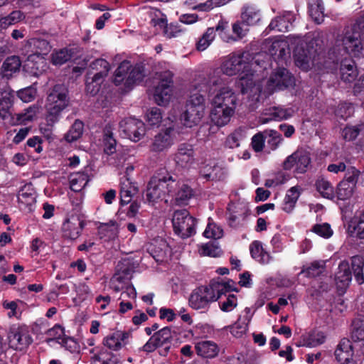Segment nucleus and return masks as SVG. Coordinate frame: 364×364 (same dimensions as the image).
Segmentation results:
<instances>
[{
  "label": "nucleus",
  "instance_id": "obj_1",
  "mask_svg": "<svg viewBox=\"0 0 364 364\" xmlns=\"http://www.w3.org/2000/svg\"><path fill=\"white\" fill-rule=\"evenodd\" d=\"M259 59L254 60L252 55L248 52L234 53L226 56L222 64L221 71L228 75H240L238 85L241 87V92L247 94V97L258 98L260 92L259 85H256L258 81V72H260L263 66L258 63Z\"/></svg>",
  "mask_w": 364,
  "mask_h": 364
},
{
  "label": "nucleus",
  "instance_id": "obj_2",
  "mask_svg": "<svg viewBox=\"0 0 364 364\" xmlns=\"http://www.w3.org/2000/svg\"><path fill=\"white\" fill-rule=\"evenodd\" d=\"M213 87L210 90L214 89L216 94L211 100L210 119L216 126L223 127L230 122L235 114L238 103L237 95L223 79L214 81Z\"/></svg>",
  "mask_w": 364,
  "mask_h": 364
},
{
  "label": "nucleus",
  "instance_id": "obj_3",
  "mask_svg": "<svg viewBox=\"0 0 364 364\" xmlns=\"http://www.w3.org/2000/svg\"><path fill=\"white\" fill-rule=\"evenodd\" d=\"M210 89L205 80L196 84L193 92L187 100L186 110L181 116L183 124L193 127L200 123L205 114V103L204 93Z\"/></svg>",
  "mask_w": 364,
  "mask_h": 364
},
{
  "label": "nucleus",
  "instance_id": "obj_4",
  "mask_svg": "<svg viewBox=\"0 0 364 364\" xmlns=\"http://www.w3.org/2000/svg\"><path fill=\"white\" fill-rule=\"evenodd\" d=\"M230 282H214L209 286L197 288L190 296V306L196 310L207 309L211 302L218 300L226 291L232 290Z\"/></svg>",
  "mask_w": 364,
  "mask_h": 364
},
{
  "label": "nucleus",
  "instance_id": "obj_5",
  "mask_svg": "<svg viewBox=\"0 0 364 364\" xmlns=\"http://www.w3.org/2000/svg\"><path fill=\"white\" fill-rule=\"evenodd\" d=\"M176 186L177 182L169 174L154 176L148 183L145 199L152 205L163 200L167 202L166 196L172 193V189Z\"/></svg>",
  "mask_w": 364,
  "mask_h": 364
},
{
  "label": "nucleus",
  "instance_id": "obj_6",
  "mask_svg": "<svg viewBox=\"0 0 364 364\" xmlns=\"http://www.w3.org/2000/svg\"><path fill=\"white\" fill-rule=\"evenodd\" d=\"M294 82V77L287 69L279 68L273 73L267 80L260 81V78L258 77V81L256 82V85H259L260 88L258 98L250 97V99L253 102H257L262 94L271 95L274 91L293 86Z\"/></svg>",
  "mask_w": 364,
  "mask_h": 364
},
{
  "label": "nucleus",
  "instance_id": "obj_7",
  "mask_svg": "<svg viewBox=\"0 0 364 364\" xmlns=\"http://www.w3.org/2000/svg\"><path fill=\"white\" fill-rule=\"evenodd\" d=\"M68 105L66 87L62 85H56L47 97L46 120L50 124H55L59 120L61 112Z\"/></svg>",
  "mask_w": 364,
  "mask_h": 364
},
{
  "label": "nucleus",
  "instance_id": "obj_8",
  "mask_svg": "<svg viewBox=\"0 0 364 364\" xmlns=\"http://www.w3.org/2000/svg\"><path fill=\"white\" fill-rule=\"evenodd\" d=\"M129 61L124 60L120 63L115 71L114 82L118 85L124 83L126 87L140 82L144 77V70L142 65H136L132 68Z\"/></svg>",
  "mask_w": 364,
  "mask_h": 364
},
{
  "label": "nucleus",
  "instance_id": "obj_9",
  "mask_svg": "<svg viewBox=\"0 0 364 364\" xmlns=\"http://www.w3.org/2000/svg\"><path fill=\"white\" fill-rule=\"evenodd\" d=\"M343 47L353 56H358L364 49V20H359L353 28L352 34L343 38Z\"/></svg>",
  "mask_w": 364,
  "mask_h": 364
},
{
  "label": "nucleus",
  "instance_id": "obj_10",
  "mask_svg": "<svg viewBox=\"0 0 364 364\" xmlns=\"http://www.w3.org/2000/svg\"><path fill=\"white\" fill-rule=\"evenodd\" d=\"M159 80L158 85L154 88L153 97L159 105H167L173 95V74L169 70L157 73Z\"/></svg>",
  "mask_w": 364,
  "mask_h": 364
},
{
  "label": "nucleus",
  "instance_id": "obj_11",
  "mask_svg": "<svg viewBox=\"0 0 364 364\" xmlns=\"http://www.w3.org/2000/svg\"><path fill=\"white\" fill-rule=\"evenodd\" d=\"M172 223L175 233L182 238L189 237L196 232V220L186 210H176Z\"/></svg>",
  "mask_w": 364,
  "mask_h": 364
},
{
  "label": "nucleus",
  "instance_id": "obj_12",
  "mask_svg": "<svg viewBox=\"0 0 364 364\" xmlns=\"http://www.w3.org/2000/svg\"><path fill=\"white\" fill-rule=\"evenodd\" d=\"M11 348L17 350H26L33 342L29 330L26 326H12L8 335Z\"/></svg>",
  "mask_w": 364,
  "mask_h": 364
},
{
  "label": "nucleus",
  "instance_id": "obj_13",
  "mask_svg": "<svg viewBox=\"0 0 364 364\" xmlns=\"http://www.w3.org/2000/svg\"><path fill=\"white\" fill-rule=\"evenodd\" d=\"M318 56L317 49L313 47L311 42L307 45L306 50L302 46L294 48L295 65L302 70L308 71L312 68L317 63Z\"/></svg>",
  "mask_w": 364,
  "mask_h": 364
},
{
  "label": "nucleus",
  "instance_id": "obj_14",
  "mask_svg": "<svg viewBox=\"0 0 364 364\" xmlns=\"http://www.w3.org/2000/svg\"><path fill=\"white\" fill-rule=\"evenodd\" d=\"M119 127L125 137L134 142L140 141L145 136L146 132L145 124L141 119L134 117L122 120Z\"/></svg>",
  "mask_w": 364,
  "mask_h": 364
},
{
  "label": "nucleus",
  "instance_id": "obj_15",
  "mask_svg": "<svg viewBox=\"0 0 364 364\" xmlns=\"http://www.w3.org/2000/svg\"><path fill=\"white\" fill-rule=\"evenodd\" d=\"M311 161L309 154L304 150H296L289 156L283 163L285 170H292L299 173L306 172Z\"/></svg>",
  "mask_w": 364,
  "mask_h": 364
},
{
  "label": "nucleus",
  "instance_id": "obj_16",
  "mask_svg": "<svg viewBox=\"0 0 364 364\" xmlns=\"http://www.w3.org/2000/svg\"><path fill=\"white\" fill-rule=\"evenodd\" d=\"M358 75L357 68L353 60L343 61V82L347 87H353L355 92L364 88V75L356 80Z\"/></svg>",
  "mask_w": 364,
  "mask_h": 364
},
{
  "label": "nucleus",
  "instance_id": "obj_17",
  "mask_svg": "<svg viewBox=\"0 0 364 364\" xmlns=\"http://www.w3.org/2000/svg\"><path fill=\"white\" fill-rule=\"evenodd\" d=\"M175 132L173 127L162 129L153 139L150 145L152 152H163L168 149L174 143Z\"/></svg>",
  "mask_w": 364,
  "mask_h": 364
},
{
  "label": "nucleus",
  "instance_id": "obj_18",
  "mask_svg": "<svg viewBox=\"0 0 364 364\" xmlns=\"http://www.w3.org/2000/svg\"><path fill=\"white\" fill-rule=\"evenodd\" d=\"M304 44H306V42H304L301 36H289L286 38V39H279L276 40L272 43V49L270 50V53L272 55H277V50H279L278 56L280 58H283L287 55H289V50L291 48H295L296 47L303 46Z\"/></svg>",
  "mask_w": 364,
  "mask_h": 364
},
{
  "label": "nucleus",
  "instance_id": "obj_19",
  "mask_svg": "<svg viewBox=\"0 0 364 364\" xmlns=\"http://www.w3.org/2000/svg\"><path fill=\"white\" fill-rule=\"evenodd\" d=\"M92 66L93 68H101L98 73L94 75L91 81L87 80L86 83L87 92L90 93L92 95H95L99 92L100 89V84L102 82L103 78L107 75L109 66L108 62L104 59L96 60L92 63Z\"/></svg>",
  "mask_w": 364,
  "mask_h": 364
},
{
  "label": "nucleus",
  "instance_id": "obj_20",
  "mask_svg": "<svg viewBox=\"0 0 364 364\" xmlns=\"http://www.w3.org/2000/svg\"><path fill=\"white\" fill-rule=\"evenodd\" d=\"M364 262L359 256L353 257L351 259V269L348 267V264L343 261V285L346 282L347 284L351 281L352 271L355 279L359 284L364 283V276L363 273Z\"/></svg>",
  "mask_w": 364,
  "mask_h": 364
},
{
  "label": "nucleus",
  "instance_id": "obj_21",
  "mask_svg": "<svg viewBox=\"0 0 364 364\" xmlns=\"http://www.w3.org/2000/svg\"><path fill=\"white\" fill-rule=\"evenodd\" d=\"M352 338L354 340L353 344H350L347 340L343 341V346H348L353 352L355 350L359 355H364V323L362 321L353 322Z\"/></svg>",
  "mask_w": 364,
  "mask_h": 364
},
{
  "label": "nucleus",
  "instance_id": "obj_22",
  "mask_svg": "<svg viewBox=\"0 0 364 364\" xmlns=\"http://www.w3.org/2000/svg\"><path fill=\"white\" fill-rule=\"evenodd\" d=\"M17 198L21 210L32 211L36 202V193L33 186L26 184L18 191Z\"/></svg>",
  "mask_w": 364,
  "mask_h": 364
},
{
  "label": "nucleus",
  "instance_id": "obj_23",
  "mask_svg": "<svg viewBox=\"0 0 364 364\" xmlns=\"http://www.w3.org/2000/svg\"><path fill=\"white\" fill-rule=\"evenodd\" d=\"M175 161L178 166L183 168H196L193 146L188 144H181L175 155Z\"/></svg>",
  "mask_w": 364,
  "mask_h": 364
},
{
  "label": "nucleus",
  "instance_id": "obj_24",
  "mask_svg": "<svg viewBox=\"0 0 364 364\" xmlns=\"http://www.w3.org/2000/svg\"><path fill=\"white\" fill-rule=\"evenodd\" d=\"M83 228V222L77 215H72L63 224V236L70 240L77 239Z\"/></svg>",
  "mask_w": 364,
  "mask_h": 364
},
{
  "label": "nucleus",
  "instance_id": "obj_25",
  "mask_svg": "<svg viewBox=\"0 0 364 364\" xmlns=\"http://www.w3.org/2000/svg\"><path fill=\"white\" fill-rule=\"evenodd\" d=\"M23 68L30 74L38 75L46 70L47 63L44 56L38 54H30Z\"/></svg>",
  "mask_w": 364,
  "mask_h": 364
},
{
  "label": "nucleus",
  "instance_id": "obj_26",
  "mask_svg": "<svg viewBox=\"0 0 364 364\" xmlns=\"http://www.w3.org/2000/svg\"><path fill=\"white\" fill-rule=\"evenodd\" d=\"M128 337L127 333L117 331L105 336L102 343L109 350L117 351L126 346Z\"/></svg>",
  "mask_w": 364,
  "mask_h": 364
},
{
  "label": "nucleus",
  "instance_id": "obj_27",
  "mask_svg": "<svg viewBox=\"0 0 364 364\" xmlns=\"http://www.w3.org/2000/svg\"><path fill=\"white\" fill-rule=\"evenodd\" d=\"M346 232L350 237L364 239V211L357 213L350 220Z\"/></svg>",
  "mask_w": 364,
  "mask_h": 364
},
{
  "label": "nucleus",
  "instance_id": "obj_28",
  "mask_svg": "<svg viewBox=\"0 0 364 364\" xmlns=\"http://www.w3.org/2000/svg\"><path fill=\"white\" fill-rule=\"evenodd\" d=\"M295 18V15L292 12H284L282 16L273 19L267 28L270 31L287 32L292 27Z\"/></svg>",
  "mask_w": 364,
  "mask_h": 364
},
{
  "label": "nucleus",
  "instance_id": "obj_29",
  "mask_svg": "<svg viewBox=\"0 0 364 364\" xmlns=\"http://www.w3.org/2000/svg\"><path fill=\"white\" fill-rule=\"evenodd\" d=\"M244 312L245 313V316H240L235 323L227 327L230 329V333L237 338L241 337L247 332L248 325L252 317L250 308L246 307Z\"/></svg>",
  "mask_w": 364,
  "mask_h": 364
},
{
  "label": "nucleus",
  "instance_id": "obj_30",
  "mask_svg": "<svg viewBox=\"0 0 364 364\" xmlns=\"http://www.w3.org/2000/svg\"><path fill=\"white\" fill-rule=\"evenodd\" d=\"M200 174L208 180H220L225 176V171L214 162L198 164Z\"/></svg>",
  "mask_w": 364,
  "mask_h": 364
},
{
  "label": "nucleus",
  "instance_id": "obj_31",
  "mask_svg": "<svg viewBox=\"0 0 364 364\" xmlns=\"http://www.w3.org/2000/svg\"><path fill=\"white\" fill-rule=\"evenodd\" d=\"M195 349L198 355L205 358H213L219 352L218 345L213 341H201L195 345Z\"/></svg>",
  "mask_w": 364,
  "mask_h": 364
},
{
  "label": "nucleus",
  "instance_id": "obj_32",
  "mask_svg": "<svg viewBox=\"0 0 364 364\" xmlns=\"http://www.w3.org/2000/svg\"><path fill=\"white\" fill-rule=\"evenodd\" d=\"M40 107L38 105H32L24 110L23 112L17 113L11 117L9 123L11 125L26 124L33 121L39 112Z\"/></svg>",
  "mask_w": 364,
  "mask_h": 364
},
{
  "label": "nucleus",
  "instance_id": "obj_33",
  "mask_svg": "<svg viewBox=\"0 0 364 364\" xmlns=\"http://www.w3.org/2000/svg\"><path fill=\"white\" fill-rule=\"evenodd\" d=\"M326 341V336L322 332L312 331L304 334L301 337L297 347L315 348L323 344Z\"/></svg>",
  "mask_w": 364,
  "mask_h": 364
},
{
  "label": "nucleus",
  "instance_id": "obj_34",
  "mask_svg": "<svg viewBox=\"0 0 364 364\" xmlns=\"http://www.w3.org/2000/svg\"><path fill=\"white\" fill-rule=\"evenodd\" d=\"M345 167L343 166V171ZM358 177V171L354 167H350L346 170L345 180H343V191L346 198L352 196Z\"/></svg>",
  "mask_w": 364,
  "mask_h": 364
},
{
  "label": "nucleus",
  "instance_id": "obj_35",
  "mask_svg": "<svg viewBox=\"0 0 364 364\" xmlns=\"http://www.w3.org/2000/svg\"><path fill=\"white\" fill-rule=\"evenodd\" d=\"M192 190L184 183H177L176 187L172 189L170 196L174 198L175 203L178 205H186L192 196Z\"/></svg>",
  "mask_w": 364,
  "mask_h": 364
},
{
  "label": "nucleus",
  "instance_id": "obj_36",
  "mask_svg": "<svg viewBox=\"0 0 364 364\" xmlns=\"http://www.w3.org/2000/svg\"><path fill=\"white\" fill-rule=\"evenodd\" d=\"M250 252L252 257L261 264H266L272 260V257L264 250L260 241H253L250 245Z\"/></svg>",
  "mask_w": 364,
  "mask_h": 364
},
{
  "label": "nucleus",
  "instance_id": "obj_37",
  "mask_svg": "<svg viewBox=\"0 0 364 364\" xmlns=\"http://www.w3.org/2000/svg\"><path fill=\"white\" fill-rule=\"evenodd\" d=\"M240 18L249 26H255L261 19V12L257 6L247 5L242 8Z\"/></svg>",
  "mask_w": 364,
  "mask_h": 364
},
{
  "label": "nucleus",
  "instance_id": "obj_38",
  "mask_svg": "<svg viewBox=\"0 0 364 364\" xmlns=\"http://www.w3.org/2000/svg\"><path fill=\"white\" fill-rule=\"evenodd\" d=\"M93 355L90 358L91 364H119L118 358L113 353L105 349L95 353V349L90 350Z\"/></svg>",
  "mask_w": 364,
  "mask_h": 364
},
{
  "label": "nucleus",
  "instance_id": "obj_39",
  "mask_svg": "<svg viewBox=\"0 0 364 364\" xmlns=\"http://www.w3.org/2000/svg\"><path fill=\"white\" fill-rule=\"evenodd\" d=\"M232 35H223L225 42H235L242 39L249 31V26L242 20L237 21L232 25Z\"/></svg>",
  "mask_w": 364,
  "mask_h": 364
},
{
  "label": "nucleus",
  "instance_id": "obj_40",
  "mask_svg": "<svg viewBox=\"0 0 364 364\" xmlns=\"http://www.w3.org/2000/svg\"><path fill=\"white\" fill-rule=\"evenodd\" d=\"M113 127L107 124L103 129V146L104 152L107 155L113 154L116 152L117 141L113 137Z\"/></svg>",
  "mask_w": 364,
  "mask_h": 364
},
{
  "label": "nucleus",
  "instance_id": "obj_41",
  "mask_svg": "<svg viewBox=\"0 0 364 364\" xmlns=\"http://www.w3.org/2000/svg\"><path fill=\"white\" fill-rule=\"evenodd\" d=\"M295 110L292 107L284 108V107H272L269 109V117L264 119L262 122L267 123L271 120L281 121L289 119L292 117L294 114Z\"/></svg>",
  "mask_w": 364,
  "mask_h": 364
},
{
  "label": "nucleus",
  "instance_id": "obj_42",
  "mask_svg": "<svg viewBox=\"0 0 364 364\" xmlns=\"http://www.w3.org/2000/svg\"><path fill=\"white\" fill-rule=\"evenodd\" d=\"M309 12L312 19L318 24L321 23L324 19L323 4L321 0H309Z\"/></svg>",
  "mask_w": 364,
  "mask_h": 364
},
{
  "label": "nucleus",
  "instance_id": "obj_43",
  "mask_svg": "<svg viewBox=\"0 0 364 364\" xmlns=\"http://www.w3.org/2000/svg\"><path fill=\"white\" fill-rule=\"evenodd\" d=\"M301 188L299 186L291 187L287 193L283 203L282 209L290 213L294 209L295 204L300 196Z\"/></svg>",
  "mask_w": 364,
  "mask_h": 364
},
{
  "label": "nucleus",
  "instance_id": "obj_44",
  "mask_svg": "<svg viewBox=\"0 0 364 364\" xmlns=\"http://www.w3.org/2000/svg\"><path fill=\"white\" fill-rule=\"evenodd\" d=\"M28 46L31 48V54L45 56L50 50L49 43L43 39L31 38L28 41Z\"/></svg>",
  "mask_w": 364,
  "mask_h": 364
},
{
  "label": "nucleus",
  "instance_id": "obj_45",
  "mask_svg": "<svg viewBox=\"0 0 364 364\" xmlns=\"http://www.w3.org/2000/svg\"><path fill=\"white\" fill-rule=\"evenodd\" d=\"M12 105V96L9 92H3L0 94V117L3 119H10L12 116L10 108Z\"/></svg>",
  "mask_w": 364,
  "mask_h": 364
},
{
  "label": "nucleus",
  "instance_id": "obj_46",
  "mask_svg": "<svg viewBox=\"0 0 364 364\" xmlns=\"http://www.w3.org/2000/svg\"><path fill=\"white\" fill-rule=\"evenodd\" d=\"M88 182V176L84 173H73L70 176V187L75 192L82 190Z\"/></svg>",
  "mask_w": 364,
  "mask_h": 364
},
{
  "label": "nucleus",
  "instance_id": "obj_47",
  "mask_svg": "<svg viewBox=\"0 0 364 364\" xmlns=\"http://www.w3.org/2000/svg\"><path fill=\"white\" fill-rule=\"evenodd\" d=\"M229 291H228V292ZM227 291L222 294L219 299V306L221 311L224 312L232 311L237 305V299L234 294L225 295Z\"/></svg>",
  "mask_w": 364,
  "mask_h": 364
},
{
  "label": "nucleus",
  "instance_id": "obj_48",
  "mask_svg": "<svg viewBox=\"0 0 364 364\" xmlns=\"http://www.w3.org/2000/svg\"><path fill=\"white\" fill-rule=\"evenodd\" d=\"M316 188L317 191L326 198H333L334 197V191L333 186L325 178L321 177L316 181Z\"/></svg>",
  "mask_w": 364,
  "mask_h": 364
},
{
  "label": "nucleus",
  "instance_id": "obj_49",
  "mask_svg": "<svg viewBox=\"0 0 364 364\" xmlns=\"http://www.w3.org/2000/svg\"><path fill=\"white\" fill-rule=\"evenodd\" d=\"M215 33L213 27L208 28L196 43L198 50L203 51L209 47L215 39Z\"/></svg>",
  "mask_w": 364,
  "mask_h": 364
},
{
  "label": "nucleus",
  "instance_id": "obj_50",
  "mask_svg": "<svg viewBox=\"0 0 364 364\" xmlns=\"http://www.w3.org/2000/svg\"><path fill=\"white\" fill-rule=\"evenodd\" d=\"M83 123L81 121H75L65 136V140L68 142H73L80 139L83 132Z\"/></svg>",
  "mask_w": 364,
  "mask_h": 364
},
{
  "label": "nucleus",
  "instance_id": "obj_51",
  "mask_svg": "<svg viewBox=\"0 0 364 364\" xmlns=\"http://www.w3.org/2000/svg\"><path fill=\"white\" fill-rule=\"evenodd\" d=\"M199 254L201 256H209L217 257L220 256L222 251L218 244L215 242H208L202 245L198 249Z\"/></svg>",
  "mask_w": 364,
  "mask_h": 364
},
{
  "label": "nucleus",
  "instance_id": "obj_52",
  "mask_svg": "<svg viewBox=\"0 0 364 364\" xmlns=\"http://www.w3.org/2000/svg\"><path fill=\"white\" fill-rule=\"evenodd\" d=\"M119 230V225L114 220H109L108 223L102 224L99 228L101 235L108 238H113L117 236Z\"/></svg>",
  "mask_w": 364,
  "mask_h": 364
},
{
  "label": "nucleus",
  "instance_id": "obj_53",
  "mask_svg": "<svg viewBox=\"0 0 364 364\" xmlns=\"http://www.w3.org/2000/svg\"><path fill=\"white\" fill-rule=\"evenodd\" d=\"M247 136V129L240 127L235 130L227 139V144L230 148L239 146L240 141Z\"/></svg>",
  "mask_w": 364,
  "mask_h": 364
},
{
  "label": "nucleus",
  "instance_id": "obj_54",
  "mask_svg": "<svg viewBox=\"0 0 364 364\" xmlns=\"http://www.w3.org/2000/svg\"><path fill=\"white\" fill-rule=\"evenodd\" d=\"M223 235V230L214 222L208 220V223L203 232V236L206 238L219 239Z\"/></svg>",
  "mask_w": 364,
  "mask_h": 364
},
{
  "label": "nucleus",
  "instance_id": "obj_55",
  "mask_svg": "<svg viewBox=\"0 0 364 364\" xmlns=\"http://www.w3.org/2000/svg\"><path fill=\"white\" fill-rule=\"evenodd\" d=\"M324 261H314L309 267L303 268L300 274L306 277H316L321 274L324 269Z\"/></svg>",
  "mask_w": 364,
  "mask_h": 364
},
{
  "label": "nucleus",
  "instance_id": "obj_56",
  "mask_svg": "<svg viewBox=\"0 0 364 364\" xmlns=\"http://www.w3.org/2000/svg\"><path fill=\"white\" fill-rule=\"evenodd\" d=\"M145 119L149 126L158 127L162 120L161 109L157 107L148 109L145 115Z\"/></svg>",
  "mask_w": 364,
  "mask_h": 364
},
{
  "label": "nucleus",
  "instance_id": "obj_57",
  "mask_svg": "<svg viewBox=\"0 0 364 364\" xmlns=\"http://www.w3.org/2000/svg\"><path fill=\"white\" fill-rule=\"evenodd\" d=\"M159 346H162L165 343L171 341L172 338V331L168 327H164L155 333L153 336Z\"/></svg>",
  "mask_w": 364,
  "mask_h": 364
},
{
  "label": "nucleus",
  "instance_id": "obj_58",
  "mask_svg": "<svg viewBox=\"0 0 364 364\" xmlns=\"http://www.w3.org/2000/svg\"><path fill=\"white\" fill-rule=\"evenodd\" d=\"M77 299L84 301L92 297V291L90 287L85 283H80L75 287Z\"/></svg>",
  "mask_w": 364,
  "mask_h": 364
},
{
  "label": "nucleus",
  "instance_id": "obj_59",
  "mask_svg": "<svg viewBox=\"0 0 364 364\" xmlns=\"http://www.w3.org/2000/svg\"><path fill=\"white\" fill-rule=\"evenodd\" d=\"M283 139L282 135L274 130H269L267 132V148L271 151L276 150L280 144L282 142Z\"/></svg>",
  "mask_w": 364,
  "mask_h": 364
},
{
  "label": "nucleus",
  "instance_id": "obj_60",
  "mask_svg": "<svg viewBox=\"0 0 364 364\" xmlns=\"http://www.w3.org/2000/svg\"><path fill=\"white\" fill-rule=\"evenodd\" d=\"M71 58V53L68 49H62L53 52L51 55V62L55 65H60Z\"/></svg>",
  "mask_w": 364,
  "mask_h": 364
},
{
  "label": "nucleus",
  "instance_id": "obj_61",
  "mask_svg": "<svg viewBox=\"0 0 364 364\" xmlns=\"http://www.w3.org/2000/svg\"><path fill=\"white\" fill-rule=\"evenodd\" d=\"M312 232L325 239H328L333 235V230L328 223L316 224L312 228Z\"/></svg>",
  "mask_w": 364,
  "mask_h": 364
},
{
  "label": "nucleus",
  "instance_id": "obj_62",
  "mask_svg": "<svg viewBox=\"0 0 364 364\" xmlns=\"http://www.w3.org/2000/svg\"><path fill=\"white\" fill-rule=\"evenodd\" d=\"M21 63L18 56L9 57L3 63L4 70L6 72L15 73L20 69Z\"/></svg>",
  "mask_w": 364,
  "mask_h": 364
},
{
  "label": "nucleus",
  "instance_id": "obj_63",
  "mask_svg": "<svg viewBox=\"0 0 364 364\" xmlns=\"http://www.w3.org/2000/svg\"><path fill=\"white\" fill-rule=\"evenodd\" d=\"M127 285L131 284L119 274H114L110 280V287L117 292L124 290Z\"/></svg>",
  "mask_w": 364,
  "mask_h": 364
},
{
  "label": "nucleus",
  "instance_id": "obj_64",
  "mask_svg": "<svg viewBox=\"0 0 364 364\" xmlns=\"http://www.w3.org/2000/svg\"><path fill=\"white\" fill-rule=\"evenodd\" d=\"M36 89L33 87H28L20 90L17 95L23 102H30L33 101L36 95Z\"/></svg>",
  "mask_w": 364,
  "mask_h": 364
}]
</instances>
